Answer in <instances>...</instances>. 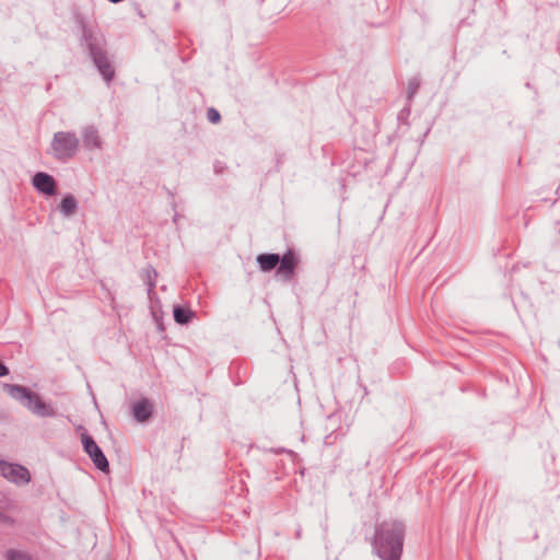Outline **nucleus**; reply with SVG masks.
<instances>
[{"label":"nucleus","instance_id":"nucleus-1","mask_svg":"<svg viewBox=\"0 0 560 560\" xmlns=\"http://www.w3.org/2000/svg\"><path fill=\"white\" fill-rule=\"evenodd\" d=\"M405 526L399 521H385L376 526L373 550L382 560H400Z\"/></svg>","mask_w":560,"mask_h":560},{"label":"nucleus","instance_id":"nucleus-2","mask_svg":"<svg viewBox=\"0 0 560 560\" xmlns=\"http://www.w3.org/2000/svg\"><path fill=\"white\" fill-rule=\"evenodd\" d=\"M4 389L15 400H18L23 407L37 417H55V408L45 402L40 396L23 385L18 384H5Z\"/></svg>","mask_w":560,"mask_h":560},{"label":"nucleus","instance_id":"nucleus-3","mask_svg":"<svg viewBox=\"0 0 560 560\" xmlns=\"http://www.w3.org/2000/svg\"><path fill=\"white\" fill-rule=\"evenodd\" d=\"M80 149V139L73 131H57L54 133L48 153L57 161L67 163L73 159Z\"/></svg>","mask_w":560,"mask_h":560},{"label":"nucleus","instance_id":"nucleus-4","mask_svg":"<svg viewBox=\"0 0 560 560\" xmlns=\"http://www.w3.org/2000/svg\"><path fill=\"white\" fill-rule=\"evenodd\" d=\"M0 476L18 486H24L31 481V474L26 467L3 459H0Z\"/></svg>","mask_w":560,"mask_h":560},{"label":"nucleus","instance_id":"nucleus-5","mask_svg":"<svg viewBox=\"0 0 560 560\" xmlns=\"http://www.w3.org/2000/svg\"><path fill=\"white\" fill-rule=\"evenodd\" d=\"M82 444L84 452L90 456L95 467L103 472H107L109 469L108 460L94 439L89 434H82Z\"/></svg>","mask_w":560,"mask_h":560},{"label":"nucleus","instance_id":"nucleus-6","mask_svg":"<svg viewBox=\"0 0 560 560\" xmlns=\"http://www.w3.org/2000/svg\"><path fill=\"white\" fill-rule=\"evenodd\" d=\"M298 262L299 258L296 254L292 249H288L283 256H280L277 273L280 275L284 280H291Z\"/></svg>","mask_w":560,"mask_h":560},{"label":"nucleus","instance_id":"nucleus-7","mask_svg":"<svg viewBox=\"0 0 560 560\" xmlns=\"http://www.w3.org/2000/svg\"><path fill=\"white\" fill-rule=\"evenodd\" d=\"M90 57L92 58L95 67L102 74L103 79L107 83H109L113 80L115 72H114L113 66L109 62L104 49L90 55Z\"/></svg>","mask_w":560,"mask_h":560},{"label":"nucleus","instance_id":"nucleus-8","mask_svg":"<svg viewBox=\"0 0 560 560\" xmlns=\"http://www.w3.org/2000/svg\"><path fill=\"white\" fill-rule=\"evenodd\" d=\"M33 186L39 191L48 196H52L56 192V180L55 178L44 172H38L33 176Z\"/></svg>","mask_w":560,"mask_h":560},{"label":"nucleus","instance_id":"nucleus-9","mask_svg":"<svg viewBox=\"0 0 560 560\" xmlns=\"http://www.w3.org/2000/svg\"><path fill=\"white\" fill-rule=\"evenodd\" d=\"M82 43L89 49L90 55L103 49V39L94 30L86 25H82Z\"/></svg>","mask_w":560,"mask_h":560},{"label":"nucleus","instance_id":"nucleus-10","mask_svg":"<svg viewBox=\"0 0 560 560\" xmlns=\"http://www.w3.org/2000/svg\"><path fill=\"white\" fill-rule=\"evenodd\" d=\"M82 141L86 150L102 149V139L98 130L94 126H86L82 130Z\"/></svg>","mask_w":560,"mask_h":560},{"label":"nucleus","instance_id":"nucleus-11","mask_svg":"<svg viewBox=\"0 0 560 560\" xmlns=\"http://www.w3.org/2000/svg\"><path fill=\"white\" fill-rule=\"evenodd\" d=\"M152 416V405L147 398L140 399L132 406V417L137 422H144Z\"/></svg>","mask_w":560,"mask_h":560},{"label":"nucleus","instance_id":"nucleus-12","mask_svg":"<svg viewBox=\"0 0 560 560\" xmlns=\"http://www.w3.org/2000/svg\"><path fill=\"white\" fill-rule=\"evenodd\" d=\"M256 260L260 270L268 272L278 266L280 261V255L273 253L260 254L257 256Z\"/></svg>","mask_w":560,"mask_h":560},{"label":"nucleus","instance_id":"nucleus-13","mask_svg":"<svg viewBox=\"0 0 560 560\" xmlns=\"http://www.w3.org/2000/svg\"><path fill=\"white\" fill-rule=\"evenodd\" d=\"M77 208H78V201L74 198V196L70 195V194L65 196L59 205L60 212L67 218L73 215Z\"/></svg>","mask_w":560,"mask_h":560},{"label":"nucleus","instance_id":"nucleus-14","mask_svg":"<svg viewBox=\"0 0 560 560\" xmlns=\"http://www.w3.org/2000/svg\"><path fill=\"white\" fill-rule=\"evenodd\" d=\"M158 272L152 266H147L141 270V279L148 287V294H151L156 285Z\"/></svg>","mask_w":560,"mask_h":560},{"label":"nucleus","instance_id":"nucleus-15","mask_svg":"<svg viewBox=\"0 0 560 560\" xmlns=\"http://www.w3.org/2000/svg\"><path fill=\"white\" fill-rule=\"evenodd\" d=\"M173 315H174V320L177 324L186 325L195 316V313L188 308L177 305L173 310Z\"/></svg>","mask_w":560,"mask_h":560},{"label":"nucleus","instance_id":"nucleus-16","mask_svg":"<svg viewBox=\"0 0 560 560\" xmlns=\"http://www.w3.org/2000/svg\"><path fill=\"white\" fill-rule=\"evenodd\" d=\"M207 118L210 122L217 124L220 121L221 116L215 108L211 107L207 110Z\"/></svg>","mask_w":560,"mask_h":560},{"label":"nucleus","instance_id":"nucleus-17","mask_svg":"<svg viewBox=\"0 0 560 560\" xmlns=\"http://www.w3.org/2000/svg\"><path fill=\"white\" fill-rule=\"evenodd\" d=\"M7 560H22L24 558V555L18 550L10 549L5 553Z\"/></svg>","mask_w":560,"mask_h":560},{"label":"nucleus","instance_id":"nucleus-18","mask_svg":"<svg viewBox=\"0 0 560 560\" xmlns=\"http://www.w3.org/2000/svg\"><path fill=\"white\" fill-rule=\"evenodd\" d=\"M419 88V82L415 79L409 83L408 88V94L409 97H412V95L416 93L417 89Z\"/></svg>","mask_w":560,"mask_h":560},{"label":"nucleus","instance_id":"nucleus-19","mask_svg":"<svg viewBox=\"0 0 560 560\" xmlns=\"http://www.w3.org/2000/svg\"><path fill=\"white\" fill-rule=\"evenodd\" d=\"M0 523L12 525L14 523V521L11 516L5 515L0 512Z\"/></svg>","mask_w":560,"mask_h":560},{"label":"nucleus","instance_id":"nucleus-20","mask_svg":"<svg viewBox=\"0 0 560 560\" xmlns=\"http://www.w3.org/2000/svg\"><path fill=\"white\" fill-rule=\"evenodd\" d=\"M9 374V369L0 362V377L5 376Z\"/></svg>","mask_w":560,"mask_h":560}]
</instances>
